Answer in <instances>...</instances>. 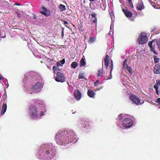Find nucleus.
<instances>
[{"label":"nucleus","instance_id":"57","mask_svg":"<svg viewBox=\"0 0 160 160\" xmlns=\"http://www.w3.org/2000/svg\"><path fill=\"white\" fill-rule=\"evenodd\" d=\"M85 2V1H84L83 2L84 3Z\"/></svg>","mask_w":160,"mask_h":160},{"label":"nucleus","instance_id":"58","mask_svg":"<svg viewBox=\"0 0 160 160\" xmlns=\"http://www.w3.org/2000/svg\"><path fill=\"white\" fill-rule=\"evenodd\" d=\"M154 1H156V0H153Z\"/></svg>","mask_w":160,"mask_h":160},{"label":"nucleus","instance_id":"39","mask_svg":"<svg viewBox=\"0 0 160 160\" xmlns=\"http://www.w3.org/2000/svg\"><path fill=\"white\" fill-rule=\"evenodd\" d=\"M156 102L158 104H160V98H158L156 100Z\"/></svg>","mask_w":160,"mask_h":160},{"label":"nucleus","instance_id":"42","mask_svg":"<svg viewBox=\"0 0 160 160\" xmlns=\"http://www.w3.org/2000/svg\"><path fill=\"white\" fill-rule=\"evenodd\" d=\"M150 48V51L152 52H153L155 50H154V47H152L151 48Z\"/></svg>","mask_w":160,"mask_h":160},{"label":"nucleus","instance_id":"51","mask_svg":"<svg viewBox=\"0 0 160 160\" xmlns=\"http://www.w3.org/2000/svg\"><path fill=\"white\" fill-rule=\"evenodd\" d=\"M155 41V40H153L151 41V42H152V43H153Z\"/></svg>","mask_w":160,"mask_h":160},{"label":"nucleus","instance_id":"20","mask_svg":"<svg viewBox=\"0 0 160 160\" xmlns=\"http://www.w3.org/2000/svg\"><path fill=\"white\" fill-rule=\"evenodd\" d=\"M91 16L92 17H93V18H92V21L93 23H97V18L96 17V14L93 13H92L91 14Z\"/></svg>","mask_w":160,"mask_h":160},{"label":"nucleus","instance_id":"4","mask_svg":"<svg viewBox=\"0 0 160 160\" xmlns=\"http://www.w3.org/2000/svg\"><path fill=\"white\" fill-rule=\"evenodd\" d=\"M118 120L117 122V124L120 129H122L123 127L124 129L130 128L133 124L134 118L132 116H128L126 114H121L118 116Z\"/></svg>","mask_w":160,"mask_h":160},{"label":"nucleus","instance_id":"32","mask_svg":"<svg viewBox=\"0 0 160 160\" xmlns=\"http://www.w3.org/2000/svg\"><path fill=\"white\" fill-rule=\"evenodd\" d=\"M52 69L54 71H58L60 70L58 67L56 66H53Z\"/></svg>","mask_w":160,"mask_h":160},{"label":"nucleus","instance_id":"17","mask_svg":"<svg viewBox=\"0 0 160 160\" xmlns=\"http://www.w3.org/2000/svg\"><path fill=\"white\" fill-rule=\"evenodd\" d=\"M122 10L123 12L124 13V14H125V16L127 17H128V18L131 17L132 16V14L130 11L124 9L123 8L122 9Z\"/></svg>","mask_w":160,"mask_h":160},{"label":"nucleus","instance_id":"47","mask_svg":"<svg viewBox=\"0 0 160 160\" xmlns=\"http://www.w3.org/2000/svg\"><path fill=\"white\" fill-rule=\"evenodd\" d=\"M153 52L155 54H158V53L155 50Z\"/></svg>","mask_w":160,"mask_h":160},{"label":"nucleus","instance_id":"9","mask_svg":"<svg viewBox=\"0 0 160 160\" xmlns=\"http://www.w3.org/2000/svg\"><path fill=\"white\" fill-rule=\"evenodd\" d=\"M130 99L133 103L138 105H141L144 102V101H142V102H141L138 98L132 94H131Z\"/></svg>","mask_w":160,"mask_h":160},{"label":"nucleus","instance_id":"12","mask_svg":"<svg viewBox=\"0 0 160 160\" xmlns=\"http://www.w3.org/2000/svg\"><path fill=\"white\" fill-rule=\"evenodd\" d=\"M74 96L75 98L78 101H79L82 97L81 93L78 90H75L74 91Z\"/></svg>","mask_w":160,"mask_h":160},{"label":"nucleus","instance_id":"25","mask_svg":"<svg viewBox=\"0 0 160 160\" xmlns=\"http://www.w3.org/2000/svg\"><path fill=\"white\" fill-rule=\"evenodd\" d=\"M84 73L82 72H80L79 73L78 78L79 79L84 78Z\"/></svg>","mask_w":160,"mask_h":160},{"label":"nucleus","instance_id":"16","mask_svg":"<svg viewBox=\"0 0 160 160\" xmlns=\"http://www.w3.org/2000/svg\"><path fill=\"white\" fill-rule=\"evenodd\" d=\"M88 95L91 98H94L95 93L92 90L89 89L87 92Z\"/></svg>","mask_w":160,"mask_h":160},{"label":"nucleus","instance_id":"21","mask_svg":"<svg viewBox=\"0 0 160 160\" xmlns=\"http://www.w3.org/2000/svg\"><path fill=\"white\" fill-rule=\"evenodd\" d=\"M85 65L86 62L84 58H82L81 59L80 61V66L81 67H82L85 66Z\"/></svg>","mask_w":160,"mask_h":160},{"label":"nucleus","instance_id":"49","mask_svg":"<svg viewBox=\"0 0 160 160\" xmlns=\"http://www.w3.org/2000/svg\"><path fill=\"white\" fill-rule=\"evenodd\" d=\"M103 7H104V8H102V10H105V6L104 5V3H103Z\"/></svg>","mask_w":160,"mask_h":160},{"label":"nucleus","instance_id":"30","mask_svg":"<svg viewBox=\"0 0 160 160\" xmlns=\"http://www.w3.org/2000/svg\"><path fill=\"white\" fill-rule=\"evenodd\" d=\"M111 63L110 64V66H109V67H110V68H111V69H110V73H111V75H110L111 76L109 78V79H111L112 78V75H111V72L112 70V67H113L112 61V60L111 61Z\"/></svg>","mask_w":160,"mask_h":160},{"label":"nucleus","instance_id":"38","mask_svg":"<svg viewBox=\"0 0 160 160\" xmlns=\"http://www.w3.org/2000/svg\"><path fill=\"white\" fill-rule=\"evenodd\" d=\"M154 88L156 90V93L158 95L159 94V90H158L159 89L157 88H155V87H154Z\"/></svg>","mask_w":160,"mask_h":160},{"label":"nucleus","instance_id":"26","mask_svg":"<svg viewBox=\"0 0 160 160\" xmlns=\"http://www.w3.org/2000/svg\"><path fill=\"white\" fill-rule=\"evenodd\" d=\"M59 8L61 11H63L66 9L65 6L62 4H60L59 6Z\"/></svg>","mask_w":160,"mask_h":160},{"label":"nucleus","instance_id":"31","mask_svg":"<svg viewBox=\"0 0 160 160\" xmlns=\"http://www.w3.org/2000/svg\"><path fill=\"white\" fill-rule=\"evenodd\" d=\"M33 54L34 56L36 58H40V53H38L37 52V51H35L33 53Z\"/></svg>","mask_w":160,"mask_h":160},{"label":"nucleus","instance_id":"50","mask_svg":"<svg viewBox=\"0 0 160 160\" xmlns=\"http://www.w3.org/2000/svg\"><path fill=\"white\" fill-rule=\"evenodd\" d=\"M149 1V2L151 4L152 3V0H148Z\"/></svg>","mask_w":160,"mask_h":160},{"label":"nucleus","instance_id":"2","mask_svg":"<svg viewBox=\"0 0 160 160\" xmlns=\"http://www.w3.org/2000/svg\"><path fill=\"white\" fill-rule=\"evenodd\" d=\"M37 151V157L41 160H52L56 154L55 147L51 143L40 145Z\"/></svg>","mask_w":160,"mask_h":160},{"label":"nucleus","instance_id":"45","mask_svg":"<svg viewBox=\"0 0 160 160\" xmlns=\"http://www.w3.org/2000/svg\"><path fill=\"white\" fill-rule=\"evenodd\" d=\"M98 82H99L98 81H97L96 82H95L94 84L95 86H97Z\"/></svg>","mask_w":160,"mask_h":160},{"label":"nucleus","instance_id":"24","mask_svg":"<svg viewBox=\"0 0 160 160\" xmlns=\"http://www.w3.org/2000/svg\"><path fill=\"white\" fill-rule=\"evenodd\" d=\"M154 87L157 88L158 89L159 87L160 88V80H156V83L154 85Z\"/></svg>","mask_w":160,"mask_h":160},{"label":"nucleus","instance_id":"33","mask_svg":"<svg viewBox=\"0 0 160 160\" xmlns=\"http://www.w3.org/2000/svg\"><path fill=\"white\" fill-rule=\"evenodd\" d=\"M156 44L159 50L160 51V39L157 40Z\"/></svg>","mask_w":160,"mask_h":160},{"label":"nucleus","instance_id":"46","mask_svg":"<svg viewBox=\"0 0 160 160\" xmlns=\"http://www.w3.org/2000/svg\"><path fill=\"white\" fill-rule=\"evenodd\" d=\"M18 5V6H21V4L20 3H15L14 4V5Z\"/></svg>","mask_w":160,"mask_h":160},{"label":"nucleus","instance_id":"10","mask_svg":"<svg viewBox=\"0 0 160 160\" xmlns=\"http://www.w3.org/2000/svg\"><path fill=\"white\" fill-rule=\"evenodd\" d=\"M55 79L58 82H64L65 81V77L61 72H58Z\"/></svg>","mask_w":160,"mask_h":160},{"label":"nucleus","instance_id":"54","mask_svg":"<svg viewBox=\"0 0 160 160\" xmlns=\"http://www.w3.org/2000/svg\"><path fill=\"white\" fill-rule=\"evenodd\" d=\"M5 37H6V36H5H5H3L2 37V38H5Z\"/></svg>","mask_w":160,"mask_h":160},{"label":"nucleus","instance_id":"40","mask_svg":"<svg viewBox=\"0 0 160 160\" xmlns=\"http://www.w3.org/2000/svg\"><path fill=\"white\" fill-rule=\"evenodd\" d=\"M4 78L2 77V76L0 74V82L3 85V84L2 83V79H4Z\"/></svg>","mask_w":160,"mask_h":160},{"label":"nucleus","instance_id":"8","mask_svg":"<svg viewBox=\"0 0 160 160\" xmlns=\"http://www.w3.org/2000/svg\"><path fill=\"white\" fill-rule=\"evenodd\" d=\"M148 38L145 33H142L138 39L137 41L139 44H144L147 42Z\"/></svg>","mask_w":160,"mask_h":160},{"label":"nucleus","instance_id":"27","mask_svg":"<svg viewBox=\"0 0 160 160\" xmlns=\"http://www.w3.org/2000/svg\"><path fill=\"white\" fill-rule=\"evenodd\" d=\"M128 59L127 58H126L124 60L123 64V67L124 68H125L126 66H128L127 64V62L128 61Z\"/></svg>","mask_w":160,"mask_h":160},{"label":"nucleus","instance_id":"13","mask_svg":"<svg viewBox=\"0 0 160 160\" xmlns=\"http://www.w3.org/2000/svg\"><path fill=\"white\" fill-rule=\"evenodd\" d=\"M144 8V6L142 1L138 0V2L137 4V9L141 11Z\"/></svg>","mask_w":160,"mask_h":160},{"label":"nucleus","instance_id":"11","mask_svg":"<svg viewBox=\"0 0 160 160\" xmlns=\"http://www.w3.org/2000/svg\"><path fill=\"white\" fill-rule=\"evenodd\" d=\"M41 9H42L43 11H41L40 12L41 13L47 17L50 16V12L49 10L47 9L44 6H42Z\"/></svg>","mask_w":160,"mask_h":160},{"label":"nucleus","instance_id":"35","mask_svg":"<svg viewBox=\"0 0 160 160\" xmlns=\"http://www.w3.org/2000/svg\"><path fill=\"white\" fill-rule=\"evenodd\" d=\"M113 26L111 24L110 26V33H109V35H110V32H112V33L113 32Z\"/></svg>","mask_w":160,"mask_h":160},{"label":"nucleus","instance_id":"36","mask_svg":"<svg viewBox=\"0 0 160 160\" xmlns=\"http://www.w3.org/2000/svg\"><path fill=\"white\" fill-rule=\"evenodd\" d=\"M22 38L23 40L26 41L28 39V37L26 35H24L22 37Z\"/></svg>","mask_w":160,"mask_h":160},{"label":"nucleus","instance_id":"55","mask_svg":"<svg viewBox=\"0 0 160 160\" xmlns=\"http://www.w3.org/2000/svg\"><path fill=\"white\" fill-rule=\"evenodd\" d=\"M72 112V114H75V112Z\"/></svg>","mask_w":160,"mask_h":160},{"label":"nucleus","instance_id":"3","mask_svg":"<svg viewBox=\"0 0 160 160\" xmlns=\"http://www.w3.org/2000/svg\"><path fill=\"white\" fill-rule=\"evenodd\" d=\"M55 138L58 144L64 146L70 143L75 142L78 140L75 133L70 130L59 131L57 133Z\"/></svg>","mask_w":160,"mask_h":160},{"label":"nucleus","instance_id":"5","mask_svg":"<svg viewBox=\"0 0 160 160\" xmlns=\"http://www.w3.org/2000/svg\"><path fill=\"white\" fill-rule=\"evenodd\" d=\"M23 83L24 91L30 94L39 91L43 87V82H37L35 86H33L32 82L24 79Z\"/></svg>","mask_w":160,"mask_h":160},{"label":"nucleus","instance_id":"18","mask_svg":"<svg viewBox=\"0 0 160 160\" xmlns=\"http://www.w3.org/2000/svg\"><path fill=\"white\" fill-rule=\"evenodd\" d=\"M127 5L132 10L134 11V8L132 3V0H128Z\"/></svg>","mask_w":160,"mask_h":160},{"label":"nucleus","instance_id":"34","mask_svg":"<svg viewBox=\"0 0 160 160\" xmlns=\"http://www.w3.org/2000/svg\"><path fill=\"white\" fill-rule=\"evenodd\" d=\"M154 61L155 63H157L159 62V59L156 56H154Z\"/></svg>","mask_w":160,"mask_h":160},{"label":"nucleus","instance_id":"14","mask_svg":"<svg viewBox=\"0 0 160 160\" xmlns=\"http://www.w3.org/2000/svg\"><path fill=\"white\" fill-rule=\"evenodd\" d=\"M154 71L155 74H160V64H157L155 65L154 68Z\"/></svg>","mask_w":160,"mask_h":160},{"label":"nucleus","instance_id":"52","mask_svg":"<svg viewBox=\"0 0 160 160\" xmlns=\"http://www.w3.org/2000/svg\"><path fill=\"white\" fill-rule=\"evenodd\" d=\"M103 86H101V87L100 88V89H102V88H103Z\"/></svg>","mask_w":160,"mask_h":160},{"label":"nucleus","instance_id":"48","mask_svg":"<svg viewBox=\"0 0 160 160\" xmlns=\"http://www.w3.org/2000/svg\"><path fill=\"white\" fill-rule=\"evenodd\" d=\"M17 15L18 17H20V14L19 13H17Z\"/></svg>","mask_w":160,"mask_h":160},{"label":"nucleus","instance_id":"6","mask_svg":"<svg viewBox=\"0 0 160 160\" xmlns=\"http://www.w3.org/2000/svg\"><path fill=\"white\" fill-rule=\"evenodd\" d=\"M27 79V81H30L32 82L33 80L36 79L40 81L43 82V78L41 75L38 72L34 71H31L29 72L26 73L24 75V79Z\"/></svg>","mask_w":160,"mask_h":160},{"label":"nucleus","instance_id":"22","mask_svg":"<svg viewBox=\"0 0 160 160\" xmlns=\"http://www.w3.org/2000/svg\"><path fill=\"white\" fill-rule=\"evenodd\" d=\"M104 73V72L102 71V69H99L98 71V77H102Z\"/></svg>","mask_w":160,"mask_h":160},{"label":"nucleus","instance_id":"1","mask_svg":"<svg viewBox=\"0 0 160 160\" xmlns=\"http://www.w3.org/2000/svg\"><path fill=\"white\" fill-rule=\"evenodd\" d=\"M33 104L30 105L28 112V116L32 119L37 120L41 118L44 115L46 109L45 104L42 101L38 99L32 100Z\"/></svg>","mask_w":160,"mask_h":160},{"label":"nucleus","instance_id":"37","mask_svg":"<svg viewBox=\"0 0 160 160\" xmlns=\"http://www.w3.org/2000/svg\"><path fill=\"white\" fill-rule=\"evenodd\" d=\"M63 24H64V25L67 27L69 28V26H68V22L67 21H63Z\"/></svg>","mask_w":160,"mask_h":160},{"label":"nucleus","instance_id":"41","mask_svg":"<svg viewBox=\"0 0 160 160\" xmlns=\"http://www.w3.org/2000/svg\"><path fill=\"white\" fill-rule=\"evenodd\" d=\"M152 42H148V46H149V47L150 48V47H153L152 46Z\"/></svg>","mask_w":160,"mask_h":160},{"label":"nucleus","instance_id":"56","mask_svg":"<svg viewBox=\"0 0 160 160\" xmlns=\"http://www.w3.org/2000/svg\"><path fill=\"white\" fill-rule=\"evenodd\" d=\"M35 18H35H36V16H34V18Z\"/></svg>","mask_w":160,"mask_h":160},{"label":"nucleus","instance_id":"44","mask_svg":"<svg viewBox=\"0 0 160 160\" xmlns=\"http://www.w3.org/2000/svg\"><path fill=\"white\" fill-rule=\"evenodd\" d=\"M7 84L8 85H7V88H8V80H7V79H6V81L5 82V84L6 85H7Z\"/></svg>","mask_w":160,"mask_h":160},{"label":"nucleus","instance_id":"23","mask_svg":"<svg viewBox=\"0 0 160 160\" xmlns=\"http://www.w3.org/2000/svg\"><path fill=\"white\" fill-rule=\"evenodd\" d=\"M96 40V38L95 37H90L89 38L88 41V43L89 44L93 43L95 42Z\"/></svg>","mask_w":160,"mask_h":160},{"label":"nucleus","instance_id":"53","mask_svg":"<svg viewBox=\"0 0 160 160\" xmlns=\"http://www.w3.org/2000/svg\"><path fill=\"white\" fill-rule=\"evenodd\" d=\"M100 90V88H98L97 89V90H96V91H98V90Z\"/></svg>","mask_w":160,"mask_h":160},{"label":"nucleus","instance_id":"15","mask_svg":"<svg viewBox=\"0 0 160 160\" xmlns=\"http://www.w3.org/2000/svg\"><path fill=\"white\" fill-rule=\"evenodd\" d=\"M109 58L108 56L106 55L103 60L104 62V65L107 68H108L110 62Z\"/></svg>","mask_w":160,"mask_h":160},{"label":"nucleus","instance_id":"28","mask_svg":"<svg viewBox=\"0 0 160 160\" xmlns=\"http://www.w3.org/2000/svg\"><path fill=\"white\" fill-rule=\"evenodd\" d=\"M78 65V63L76 62H74L72 63L71 66L72 68H75Z\"/></svg>","mask_w":160,"mask_h":160},{"label":"nucleus","instance_id":"19","mask_svg":"<svg viewBox=\"0 0 160 160\" xmlns=\"http://www.w3.org/2000/svg\"><path fill=\"white\" fill-rule=\"evenodd\" d=\"M7 108V106L6 103H3L2 108V110L1 112V115H2L4 114L6 111Z\"/></svg>","mask_w":160,"mask_h":160},{"label":"nucleus","instance_id":"43","mask_svg":"<svg viewBox=\"0 0 160 160\" xmlns=\"http://www.w3.org/2000/svg\"><path fill=\"white\" fill-rule=\"evenodd\" d=\"M61 62V63L62 64H63L65 62V59H62Z\"/></svg>","mask_w":160,"mask_h":160},{"label":"nucleus","instance_id":"7","mask_svg":"<svg viewBox=\"0 0 160 160\" xmlns=\"http://www.w3.org/2000/svg\"><path fill=\"white\" fill-rule=\"evenodd\" d=\"M78 127L81 129L84 130H90L91 128V126L90 122L80 121L78 122Z\"/></svg>","mask_w":160,"mask_h":160},{"label":"nucleus","instance_id":"29","mask_svg":"<svg viewBox=\"0 0 160 160\" xmlns=\"http://www.w3.org/2000/svg\"><path fill=\"white\" fill-rule=\"evenodd\" d=\"M126 68L127 70L129 72L131 75H132V68L131 67L128 66H126V68Z\"/></svg>","mask_w":160,"mask_h":160}]
</instances>
